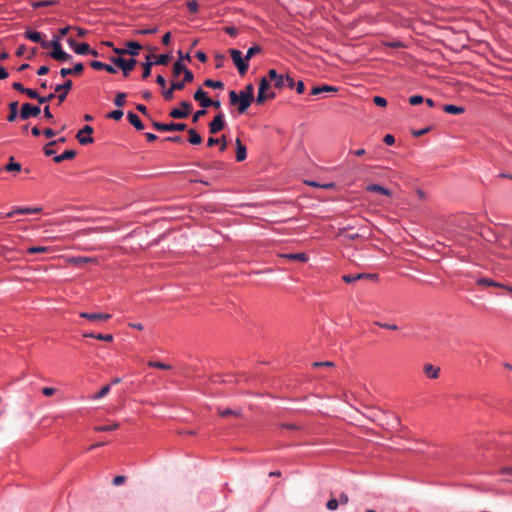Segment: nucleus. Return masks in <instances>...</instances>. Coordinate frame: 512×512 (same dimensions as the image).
<instances>
[{
    "mask_svg": "<svg viewBox=\"0 0 512 512\" xmlns=\"http://www.w3.org/2000/svg\"><path fill=\"white\" fill-rule=\"evenodd\" d=\"M474 218L468 215H461L454 219V223L459 231H472L474 230Z\"/></svg>",
    "mask_w": 512,
    "mask_h": 512,
    "instance_id": "5",
    "label": "nucleus"
},
{
    "mask_svg": "<svg viewBox=\"0 0 512 512\" xmlns=\"http://www.w3.org/2000/svg\"><path fill=\"white\" fill-rule=\"evenodd\" d=\"M172 89L175 90H182L185 87V83L183 81H172L171 82Z\"/></svg>",
    "mask_w": 512,
    "mask_h": 512,
    "instance_id": "60",
    "label": "nucleus"
},
{
    "mask_svg": "<svg viewBox=\"0 0 512 512\" xmlns=\"http://www.w3.org/2000/svg\"><path fill=\"white\" fill-rule=\"evenodd\" d=\"M423 372L429 379H437L440 375V368L430 363H426L423 366Z\"/></svg>",
    "mask_w": 512,
    "mask_h": 512,
    "instance_id": "17",
    "label": "nucleus"
},
{
    "mask_svg": "<svg viewBox=\"0 0 512 512\" xmlns=\"http://www.w3.org/2000/svg\"><path fill=\"white\" fill-rule=\"evenodd\" d=\"M142 49V45L136 41H128L126 43V55L132 56V58L139 55L140 50Z\"/></svg>",
    "mask_w": 512,
    "mask_h": 512,
    "instance_id": "18",
    "label": "nucleus"
},
{
    "mask_svg": "<svg viewBox=\"0 0 512 512\" xmlns=\"http://www.w3.org/2000/svg\"><path fill=\"white\" fill-rule=\"evenodd\" d=\"M187 68L181 61H176L173 65V75L179 76L181 73L185 72Z\"/></svg>",
    "mask_w": 512,
    "mask_h": 512,
    "instance_id": "38",
    "label": "nucleus"
},
{
    "mask_svg": "<svg viewBox=\"0 0 512 512\" xmlns=\"http://www.w3.org/2000/svg\"><path fill=\"white\" fill-rule=\"evenodd\" d=\"M75 156H76V151H74V150H66L62 154L55 156L54 157V161L56 163H61L64 160L73 159Z\"/></svg>",
    "mask_w": 512,
    "mask_h": 512,
    "instance_id": "26",
    "label": "nucleus"
},
{
    "mask_svg": "<svg viewBox=\"0 0 512 512\" xmlns=\"http://www.w3.org/2000/svg\"><path fill=\"white\" fill-rule=\"evenodd\" d=\"M187 8H188L189 12L197 13L199 10V5H198L197 1L191 0V1L187 2Z\"/></svg>",
    "mask_w": 512,
    "mask_h": 512,
    "instance_id": "46",
    "label": "nucleus"
},
{
    "mask_svg": "<svg viewBox=\"0 0 512 512\" xmlns=\"http://www.w3.org/2000/svg\"><path fill=\"white\" fill-rule=\"evenodd\" d=\"M224 167V163L221 161H213L208 165V169H222Z\"/></svg>",
    "mask_w": 512,
    "mask_h": 512,
    "instance_id": "62",
    "label": "nucleus"
},
{
    "mask_svg": "<svg viewBox=\"0 0 512 512\" xmlns=\"http://www.w3.org/2000/svg\"><path fill=\"white\" fill-rule=\"evenodd\" d=\"M57 143V141H50L45 147H44V154L46 156H52L55 154V150L50 148V146H53Z\"/></svg>",
    "mask_w": 512,
    "mask_h": 512,
    "instance_id": "50",
    "label": "nucleus"
},
{
    "mask_svg": "<svg viewBox=\"0 0 512 512\" xmlns=\"http://www.w3.org/2000/svg\"><path fill=\"white\" fill-rule=\"evenodd\" d=\"M157 32V28L153 27V28H145V29H140V30H137L136 31V34H139V35H148V34H154Z\"/></svg>",
    "mask_w": 512,
    "mask_h": 512,
    "instance_id": "54",
    "label": "nucleus"
},
{
    "mask_svg": "<svg viewBox=\"0 0 512 512\" xmlns=\"http://www.w3.org/2000/svg\"><path fill=\"white\" fill-rule=\"evenodd\" d=\"M110 391V386L109 385H106L104 387H102L99 392H97L94 396L95 399H101L103 398L104 396H106Z\"/></svg>",
    "mask_w": 512,
    "mask_h": 512,
    "instance_id": "45",
    "label": "nucleus"
},
{
    "mask_svg": "<svg viewBox=\"0 0 512 512\" xmlns=\"http://www.w3.org/2000/svg\"><path fill=\"white\" fill-rule=\"evenodd\" d=\"M225 32L232 37H236L238 34V30L233 26L225 27Z\"/></svg>",
    "mask_w": 512,
    "mask_h": 512,
    "instance_id": "64",
    "label": "nucleus"
},
{
    "mask_svg": "<svg viewBox=\"0 0 512 512\" xmlns=\"http://www.w3.org/2000/svg\"><path fill=\"white\" fill-rule=\"evenodd\" d=\"M338 506H339V501H338V499H335V498L328 500V502L326 504L327 509L331 510V511L336 510L338 508Z\"/></svg>",
    "mask_w": 512,
    "mask_h": 512,
    "instance_id": "48",
    "label": "nucleus"
},
{
    "mask_svg": "<svg viewBox=\"0 0 512 512\" xmlns=\"http://www.w3.org/2000/svg\"><path fill=\"white\" fill-rule=\"evenodd\" d=\"M126 96L127 95L124 92L117 93L114 99V104L118 107L124 106Z\"/></svg>",
    "mask_w": 512,
    "mask_h": 512,
    "instance_id": "40",
    "label": "nucleus"
},
{
    "mask_svg": "<svg viewBox=\"0 0 512 512\" xmlns=\"http://www.w3.org/2000/svg\"><path fill=\"white\" fill-rule=\"evenodd\" d=\"M188 134H189L188 141L192 145H198L202 142V137L199 135V133L195 129H189Z\"/></svg>",
    "mask_w": 512,
    "mask_h": 512,
    "instance_id": "30",
    "label": "nucleus"
},
{
    "mask_svg": "<svg viewBox=\"0 0 512 512\" xmlns=\"http://www.w3.org/2000/svg\"><path fill=\"white\" fill-rule=\"evenodd\" d=\"M225 126L224 114H217L214 119L209 123V132L211 134H216L221 131Z\"/></svg>",
    "mask_w": 512,
    "mask_h": 512,
    "instance_id": "14",
    "label": "nucleus"
},
{
    "mask_svg": "<svg viewBox=\"0 0 512 512\" xmlns=\"http://www.w3.org/2000/svg\"><path fill=\"white\" fill-rule=\"evenodd\" d=\"M270 80L274 81V86L278 89H282L285 86L284 78L282 74H278L275 69H270L268 72Z\"/></svg>",
    "mask_w": 512,
    "mask_h": 512,
    "instance_id": "16",
    "label": "nucleus"
},
{
    "mask_svg": "<svg viewBox=\"0 0 512 512\" xmlns=\"http://www.w3.org/2000/svg\"><path fill=\"white\" fill-rule=\"evenodd\" d=\"M152 126L156 130L166 131V132H170V131H183L187 127L185 123H174V122H171V123H160V122H157V121H153L152 122Z\"/></svg>",
    "mask_w": 512,
    "mask_h": 512,
    "instance_id": "7",
    "label": "nucleus"
},
{
    "mask_svg": "<svg viewBox=\"0 0 512 512\" xmlns=\"http://www.w3.org/2000/svg\"><path fill=\"white\" fill-rule=\"evenodd\" d=\"M375 324L378 327L383 328V329H388V330H393V331H396L399 329V327L396 324H389V323L380 322V321L375 322Z\"/></svg>",
    "mask_w": 512,
    "mask_h": 512,
    "instance_id": "43",
    "label": "nucleus"
},
{
    "mask_svg": "<svg viewBox=\"0 0 512 512\" xmlns=\"http://www.w3.org/2000/svg\"><path fill=\"white\" fill-rule=\"evenodd\" d=\"M229 101L231 105H238V112L240 114H243L251 105V103L254 100H251L249 98L243 97L242 95L238 94L236 91L231 90L229 92Z\"/></svg>",
    "mask_w": 512,
    "mask_h": 512,
    "instance_id": "2",
    "label": "nucleus"
},
{
    "mask_svg": "<svg viewBox=\"0 0 512 512\" xmlns=\"http://www.w3.org/2000/svg\"><path fill=\"white\" fill-rule=\"evenodd\" d=\"M41 113V109L37 105L24 103L21 107L19 116L22 120H28L31 117H37Z\"/></svg>",
    "mask_w": 512,
    "mask_h": 512,
    "instance_id": "6",
    "label": "nucleus"
},
{
    "mask_svg": "<svg viewBox=\"0 0 512 512\" xmlns=\"http://www.w3.org/2000/svg\"><path fill=\"white\" fill-rule=\"evenodd\" d=\"M24 37L30 41L40 43L41 46H42V42L45 41V40H42V36H41L40 32L32 31L29 29L24 32Z\"/></svg>",
    "mask_w": 512,
    "mask_h": 512,
    "instance_id": "23",
    "label": "nucleus"
},
{
    "mask_svg": "<svg viewBox=\"0 0 512 512\" xmlns=\"http://www.w3.org/2000/svg\"><path fill=\"white\" fill-rule=\"evenodd\" d=\"M94 129L90 125H85L81 130L78 131L76 138L81 145H87L94 142L93 137L90 135L93 133Z\"/></svg>",
    "mask_w": 512,
    "mask_h": 512,
    "instance_id": "8",
    "label": "nucleus"
},
{
    "mask_svg": "<svg viewBox=\"0 0 512 512\" xmlns=\"http://www.w3.org/2000/svg\"><path fill=\"white\" fill-rule=\"evenodd\" d=\"M148 365L152 368H157V369H163V370H166V369H170L171 366L168 365V364H165L163 362H160V361H149L148 362Z\"/></svg>",
    "mask_w": 512,
    "mask_h": 512,
    "instance_id": "42",
    "label": "nucleus"
},
{
    "mask_svg": "<svg viewBox=\"0 0 512 512\" xmlns=\"http://www.w3.org/2000/svg\"><path fill=\"white\" fill-rule=\"evenodd\" d=\"M125 480H126L125 476H123V475H118V476H115V477L113 478V481H112V482H113V484H114L115 486H119V485H122V484L125 482Z\"/></svg>",
    "mask_w": 512,
    "mask_h": 512,
    "instance_id": "63",
    "label": "nucleus"
},
{
    "mask_svg": "<svg viewBox=\"0 0 512 512\" xmlns=\"http://www.w3.org/2000/svg\"><path fill=\"white\" fill-rule=\"evenodd\" d=\"M83 70H84V65L81 62L76 63L74 65V67L71 68L72 74H80L83 72Z\"/></svg>",
    "mask_w": 512,
    "mask_h": 512,
    "instance_id": "59",
    "label": "nucleus"
},
{
    "mask_svg": "<svg viewBox=\"0 0 512 512\" xmlns=\"http://www.w3.org/2000/svg\"><path fill=\"white\" fill-rule=\"evenodd\" d=\"M49 250L46 246H30L27 248V253L36 254V253H44Z\"/></svg>",
    "mask_w": 512,
    "mask_h": 512,
    "instance_id": "39",
    "label": "nucleus"
},
{
    "mask_svg": "<svg viewBox=\"0 0 512 512\" xmlns=\"http://www.w3.org/2000/svg\"><path fill=\"white\" fill-rule=\"evenodd\" d=\"M276 97V94L274 92H271L269 94H266L265 92L258 91L256 102L258 104H263L267 99H274Z\"/></svg>",
    "mask_w": 512,
    "mask_h": 512,
    "instance_id": "34",
    "label": "nucleus"
},
{
    "mask_svg": "<svg viewBox=\"0 0 512 512\" xmlns=\"http://www.w3.org/2000/svg\"><path fill=\"white\" fill-rule=\"evenodd\" d=\"M72 81L70 79L66 80L62 84H57L54 88L55 92L59 93L57 98L59 101V104L65 101L69 91L72 89Z\"/></svg>",
    "mask_w": 512,
    "mask_h": 512,
    "instance_id": "11",
    "label": "nucleus"
},
{
    "mask_svg": "<svg viewBox=\"0 0 512 512\" xmlns=\"http://www.w3.org/2000/svg\"><path fill=\"white\" fill-rule=\"evenodd\" d=\"M183 73H184V78H183V80H182V81H183L185 84L193 81V79H194V75H193V73H192L189 69H187V70H186L185 72H183Z\"/></svg>",
    "mask_w": 512,
    "mask_h": 512,
    "instance_id": "56",
    "label": "nucleus"
},
{
    "mask_svg": "<svg viewBox=\"0 0 512 512\" xmlns=\"http://www.w3.org/2000/svg\"><path fill=\"white\" fill-rule=\"evenodd\" d=\"M104 64L103 62L101 61H98V60H94L92 62H90V66L95 69V70H103L104 67Z\"/></svg>",
    "mask_w": 512,
    "mask_h": 512,
    "instance_id": "61",
    "label": "nucleus"
},
{
    "mask_svg": "<svg viewBox=\"0 0 512 512\" xmlns=\"http://www.w3.org/2000/svg\"><path fill=\"white\" fill-rule=\"evenodd\" d=\"M379 278L378 274H371V273H357V274H346L342 276V280L345 283H354L361 279H369L373 281H377Z\"/></svg>",
    "mask_w": 512,
    "mask_h": 512,
    "instance_id": "9",
    "label": "nucleus"
},
{
    "mask_svg": "<svg viewBox=\"0 0 512 512\" xmlns=\"http://www.w3.org/2000/svg\"><path fill=\"white\" fill-rule=\"evenodd\" d=\"M193 98L195 101L199 102L202 108L206 109L209 107L210 98L207 96V93L202 88H199L195 91Z\"/></svg>",
    "mask_w": 512,
    "mask_h": 512,
    "instance_id": "15",
    "label": "nucleus"
},
{
    "mask_svg": "<svg viewBox=\"0 0 512 512\" xmlns=\"http://www.w3.org/2000/svg\"><path fill=\"white\" fill-rule=\"evenodd\" d=\"M23 94H26L28 97H30L32 99H36V100H38V97H39L38 92L31 88H25V91Z\"/></svg>",
    "mask_w": 512,
    "mask_h": 512,
    "instance_id": "53",
    "label": "nucleus"
},
{
    "mask_svg": "<svg viewBox=\"0 0 512 512\" xmlns=\"http://www.w3.org/2000/svg\"><path fill=\"white\" fill-rule=\"evenodd\" d=\"M203 84H204V86L213 88V89H223L224 88V83L222 81H215L212 79H206Z\"/></svg>",
    "mask_w": 512,
    "mask_h": 512,
    "instance_id": "36",
    "label": "nucleus"
},
{
    "mask_svg": "<svg viewBox=\"0 0 512 512\" xmlns=\"http://www.w3.org/2000/svg\"><path fill=\"white\" fill-rule=\"evenodd\" d=\"M119 428V423L115 422L110 425L96 426L94 430L96 432H111Z\"/></svg>",
    "mask_w": 512,
    "mask_h": 512,
    "instance_id": "33",
    "label": "nucleus"
},
{
    "mask_svg": "<svg viewBox=\"0 0 512 512\" xmlns=\"http://www.w3.org/2000/svg\"><path fill=\"white\" fill-rule=\"evenodd\" d=\"M95 339L105 342H112L113 341V335L112 334H101L98 333L97 336H95Z\"/></svg>",
    "mask_w": 512,
    "mask_h": 512,
    "instance_id": "51",
    "label": "nucleus"
},
{
    "mask_svg": "<svg viewBox=\"0 0 512 512\" xmlns=\"http://www.w3.org/2000/svg\"><path fill=\"white\" fill-rule=\"evenodd\" d=\"M5 170L8 172H19L21 171V165L17 162H14V157L9 158V162L5 166Z\"/></svg>",
    "mask_w": 512,
    "mask_h": 512,
    "instance_id": "32",
    "label": "nucleus"
},
{
    "mask_svg": "<svg viewBox=\"0 0 512 512\" xmlns=\"http://www.w3.org/2000/svg\"><path fill=\"white\" fill-rule=\"evenodd\" d=\"M69 47L78 55H88L90 45L88 43H77L73 38H67Z\"/></svg>",
    "mask_w": 512,
    "mask_h": 512,
    "instance_id": "12",
    "label": "nucleus"
},
{
    "mask_svg": "<svg viewBox=\"0 0 512 512\" xmlns=\"http://www.w3.org/2000/svg\"><path fill=\"white\" fill-rule=\"evenodd\" d=\"M262 51V48L259 45L251 46L248 50L246 55L244 56L247 62L256 54L260 53Z\"/></svg>",
    "mask_w": 512,
    "mask_h": 512,
    "instance_id": "37",
    "label": "nucleus"
},
{
    "mask_svg": "<svg viewBox=\"0 0 512 512\" xmlns=\"http://www.w3.org/2000/svg\"><path fill=\"white\" fill-rule=\"evenodd\" d=\"M150 59H151V56L147 55L146 62L142 63V66H143L142 78L143 79H146L151 75V68L154 65V63L152 61H150Z\"/></svg>",
    "mask_w": 512,
    "mask_h": 512,
    "instance_id": "28",
    "label": "nucleus"
},
{
    "mask_svg": "<svg viewBox=\"0 0 512 512\" xmlns=\"http://www.w3.org/2000/svg\"><path fill=\"white\" fill-rule=\"evenodd\" d=\"M219 414L222 416V417H228L230 415H237V413L234 411V410H231L229 408H226V409H219L218 410Z\"/></svg>",
    "mask_w": 512,
    "mask_h": 512,
    "instance_id": "58",
    "label": "nucleus"
},
{
    "mask_svg": "<svg viewBox=\"0 0 512 512\" xmlns=\"http://www.w3.org/2000/svg\"><path fill=\"white\" fill-rule=\"evenodd\" d=\"M366 190L373 193H380L388 197L392 195L391 190L379 184H369L367 185Z\"/></svg>",
    "mask_w": 512,
    "mask_h": 512,
    "instance_id": "22",
    "label": "nucleus"
},
{
    "mask_svg": "<svg viewBox=\"0 0 512 512\" xmlns=\"http://www.w3.org/2000/svg\"><path fill=\"white\" fill-rule=\"evenodd\" d=\"M180 105L182 108H174L169 112L170 117L174 119H183L188 117L191 109V104L187 101H182Z\"/></svg>",
    "mask_w": 512,
    "mask_h": 512,
    "instance_id": "10",
    "label": "nucleus"
},
{
    "mask_svg": "<svg viewBox=\"0 0 512 512\" xmlns=\"http://www.w3.org/2000/svg\"><path fill=\"white\" fill-rule=\"evenodd\" d=\"M81 318L87 319L91 322H100V321H108L112 318V315L109 313H89V312H81Z\"/></svg>",
    "mask_w": 512,
    "mask_h": 512,
    "instance_id": "13",
    "label": "nucleus"
},
{
    "mask_svg": "<svg viewBox=\"0 0 512 512\" xmlns=\"http://www.w3.org/2000/svg\"><path fill=\"white\" fill-rule=\"evenodd\" d=\"M170 56L169 54H161L156 57V60L153 62L154 65H167L169 62Z\"/></svg>",
    "mask_w": 512,
    "mask_h": 512,
    "instance_id": "41",
    "label": "nucleus"
},
{
    "mask_svg": "<svg viewBox=\"0 0 512 512\" xmlns=\"http://www.w3.org/2000/svg\"><path fill=\"white\" fill-rule=\"evenodd\" d=\"M424 102V98L423 96L421 95H412L410 98H409V103L411 105H418V104H421Z\"/></svg>",
    "mask_w": 512,
    "mask_h": 512,
    "instance_id": "49",
    "label": "nucleus"
},
{
    "mask_svg": "<svg viewBox=\"0 0 512 512\" xmlns=\"http://www.w3.org/2000/svg\"><path fill=\"white\" fill-rule=\"evenodd\" d=\"M285 258L300 262H306L308 261V255L306 253H291L284 255Z\"/></svg>",
    "mask_w": 512,
    "mask_h": 512,
    "instance_id": "31",
    "label": "nucleus"
},
{
    "mask_svg": "<svg viewBox=\"0 0 512 512\" xmlns=\"http://www.w3.org/2000/svg\"><path fill=\"white\" fill-rule=\"evenodd\" d=\"M476 284L480 287L486 288V287H504L501 283L494 281L491 278L487 277H478L475 280Z\"/></svg>",
    "mask_w": 512,
    "mask_h": 512,
    "instance_id": "20",
    "label": "nucleus"
},
{
    "mask_svg": "<svg viewBox=\"0 0 512 512\" xmlns=\"http://www.w3.org/2000/svg\"><path fill=\"white\" fill-rule=\"evenodd\" d=\"M43 49H52L49 56L58 62H68L72 60V56L65 52L60 43V37L53 36L52 40L42 42Z\"/></svg>",
    "mask_w": 512,
    "mask_h": 512,
    "instance_id": "1",
    "label": "nucleus"
},
{
    "mask_svg": "<svg viewBox=\"0 0 512 512\" xmlns=\"http://www.w3.org/2000/svg\"><path fill=\"white\" fill-rule=\"evenodd\" d=\"M107 117L116 121L121 120V118L123 117V111L113 110L107 115Z\"/></svg>",
    "mask_w": 512,
    "mask_h": 512,
    "instance_id": "44",
    "label": "nucleus"
},
{
    "mask_svg": "<svg viewBox=\"0 0 512 512\" xmlns=\"http://www.w3.org/2000/svg\"><path fill=\"white\" fill-rule=\"evenodd\" d=\"M240 95L243 97L249 98L251 100H254V87L252 84H248L245 86L243 90L239 92Z\"/></svg>",
    "mask_w": 512,
    "mask_h": 512,
    "instance_id": "35",
    "label": "nucleus"
},
{
    "mask_svg": "<svg viewBox=\"0 0 512 512\" xmlns=\"http://www.w3.org/2000/svg\"><path fill=\"white\" fill-rule=\"evenodd\" d=\"M229 54L232 58L234 65L237 67L240 75H245L249 68V63L242 56V52L238 49H230Z\"/></svg>",
    "mask_w": 512,
    "mask_h": 512,
    "instance_id": "3",
    "label": "nucleus"
},
{
    "mask_svg": "<svg viewBox=\"0 0 512 512\" xmlns=\"http://www.w3.org/2000/svg\"><path fill=\"white\" fill-rule=\"evenodd\" d=\"M373 102L375 105L380 107H385L387 105V100L382 96H375L373 98Z\"/></svg>",
    "mask_w": 512,
    "mask_h": 512,
    "instance_id": "52",
    "label": "nucleus"
},
{
    "mask_svg": "<svg viewBox=\"0 0 512 512\" xmlns=\"http://www.w3.org/2000/svg\"><path fill=\"white\" fill-rule=\"evenodd\" d=\"M18 115V102L14 101L9 104V114L7 120L9 122H14Z\"/></svg>",
    "mask_w": 512,
    "mask_h": 512,
    "instance_id": "27",
    "label": "nucleus"
},
{
    "mask_svg": "<svg viewBox=\"0 0 512 512\" xmlns=\"http://www.w3.org/2000/svg\"><path fill=\"white\" fill-rule=\"evenodd\" d=\"M269 87H270V84H269L268 80L265 77H262L260 80V83H259L258 91L266 93V90H268Z\"/></svg>",
    "mask_w": 512,
    "mask_h": 512,
    "instance_id": "47",
    "label": "nucleus"
},
{
    "mask_svg": "<svg viewBox=\"0 0 512 512\" xmlns=\"http://www.w3.org/2000/svg\"><path fill=\"white\" fill-rule=\"evenodd\" d=\"M110 61L122 70L123 75L125 77L129 75V73L134 69V67L137 64L135 58L124 59L122 57H111Z\"/></svg>",
    "mask_w": 512,
    "mask_h": 512,
    "instance_id": "4",
    "label": "nucleus"
},
{
    "mask_svg": "<svg viewBox=\"0 0 512 512\" xmlns=\"http://www.w3.org/2000/svg\"><path fill=\"white\" fill-rule=\"evenodd\" d=\"M40 211V208H19L15 211H11L7 214V217H12L15 214H35Z\"/></svg>",
    "mask_w": 512,
    "mask_h": 512,
    "instance_id": "29",
    "label": "nucleus"
},
{
    "mask_svg": "<svg viewBox=\"0 0 512 512\" xmlns=\"http://www.w3.org/2000/svg\"><path fill=\"white\" fill-rule=\"evenodd\" d=\"M235 144H236V161L242 162L247 157L246 146L242 143L240 138L236 139Z\"/></svg>",
    "mask_w": 512,
    "mask_h": 512,
    "instance_id": "19",
    "label": "nucleus"
},
{
    "mask_svg": "<svg viewBox=\"0 0 512 512\" xmlns=\"http://www.w3.org/2000/svg\"><path fill=\"white\" fill-rule=\"evenodd\" d=\"M206 113H207V111H206V109H205V108H203V109H201V110L196 111V112L194 113L193 117H192V121H193L194 123H196V122L199 120V118H200V117H202V116H204Z\"/></svg>",
    "mask_w": 512,
    "mask_h": 512,
    "instance_id": "57",
    "label": "nucleus"
},
{
    "mask_svg": "<svg viewBox=\"0 0 512 512\" xmlns=\"http://www.w3.org/2000/svg\"><path fill=\"white\" fill-rule=\"evenodd\" d=\"M338 91V88L335 87V86H330V85H323V86H314L312 89H311V94L312 95H319L323 92H337Z\"/></svg>",
    "mask_w": 512,
    "mask_h": 512,
    "instance_id": "24",
    "label": "nucleus"
},
{
    "mask_svg": "<svg viewBox=\"0 0 512 512\" xmlns=\"http://www.w3.org/2000/svg\"><path fill=\"white\" fill-rule=\"evenodd\" d=\"M442 109L446 113L453 114V115L462 114L465 111L464 107L453 105V104H446L443 106Z\"/></svg>",
    "mask_w": 512,
    "mask_h": 512,
    "instance_id": "25",
    "label": "nucleus"
},
{
    "mask_svg": "<svg viewBox=\"0 0 512 512\" xmlns=\"http://www.w3.org/2000/svg\"><path fill=\"white\" fill-rule=\"evenodd\" d=\"M127 119H128V121L130 122V124H131L132 126H134V128H135L136 130L141 131V130H143V129H144V124H143V122L141 121V119L139 118V116H138L137 114H135V113H133V112L129 111V112L127 113Z\"/></svg>",
    "mask_w": 512,
    "mask_h": 512,
    "instance_id": "21",
    "label": "nucleus"
},
{
    "mask_svg": "<svg viewBox=\"0 0 512 512\" xmlns=\"http://www.w3.org/2000/svg\"><path fill=\"white\" fill-rule=\"evenodd\" d=\"M54 98H55V94H54V93H50V94H49V95H47V96H40V95H39V97H38V100H37V101H38L40 104H43V103H46V102L51 101V100H52V99H54Z\"/></svg>",
    "mask_w": 512,
    "mask_h": 512,
    "instance_id": "55",
    "label": "nucleus"
}]
</instances>
